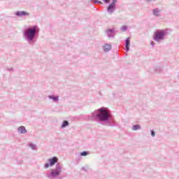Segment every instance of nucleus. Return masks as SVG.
Wrapping results in <instances>:
<instances>
[{
	"label": "nucleus",
	"mask_w": 179,
	"mask_h": 179,
	"mask_svg": "<svg viewBox=\"0 0 179 179\" xmlns=\"http://www.w3.org/2000/svg\"><path fill=\"white\" fill-rule=\"evenodd\" d=\"M115 34V30L114 29H108L106 30V34L109 38H114V34Z\"/></svg>",
	"instance_id": "5"
},
{
	"label": "nucleus",
	"mask_w": 179,
	"mask_h": 179,
	"mask_svg": "<svg viewBox=\"0 0 179 179\" xmlns=\"http://www.w3.org/2000/svg\"><path fill=\"white\" fill-rule=\"evenodd\" d=\"M161 13H162V10H160L158 8H156L152 10V15H154V16H156V17H159V16L161 15Z\"/></svg>",
	"instance_id": "8"
},
{
	"label": "nucleus",
	"mask_w": 179,
	"mask_h": 179,
	"mask_svg": "<svg viewBox=\"0 0 179 179\" xmlns=\"http://www.w3.org/2000/svg\"><path fill=\"white\" fill-rule=\"evenodd\" d=\"M15 16L18 17H22V16H29V13L26 11H17L15 12Z\"/></svg>",
	"instance_id": "9"
},
{
	"label": "nucleus",
	"mask_w": 179,
	"mask_h": 179,
	"mask_svg": "<svg viewBox=\"0 0 179 179\" xmlns=\"http://www.w3.org/2000/svg\"><path fill=\"white\" fill-rule=\"evenodd\" d=\"M103 50L105 52H108L111 50V45L106 43L103 47Z\"/></svg>",
	"instance_id": "12"
},
{
	"label": "nucleus",
	"mask_w": 179,
	"mask_h": 179,
	"mask_svg": "<svg viewBox=\"0 0 179 179\" xmlns=\"http://www.w3.org/2000/svg\"><path fill=\"white\" fill-rule=\"evenodd\" d=\"M141 124H136L133 125L131 129L133 131H139V129H141Z\"/></svg>",
	"instance_id": "13"
},
{
	"label": "nucleus",
	"mask_w": 179,
	"mask_h": 179,
	"mask_svg": "<svg viewBox=\"0 0 179 179\" xmlns=\"http://www.w3.org/2000/svg\"><path fill=\"white\" fill-rule=\"evenodd\" d=\"M87 120L89 121H96V122H104L109 127H115L117 123L114 120V116L111 113L106 110L105 107H101L97 110H95L92 113L91 116H88Z\"/></svg>",
	"instance_id": "1"
},
{
	"label": "nucleus",
	"mask_w": 179,
	"mask_h": 179,
	"mask_svg": "<svg viewBox=\"0 0 179 179\" xmlns=\"http://www.w3.org/2000/svg\"><path fill=\"white\" fill-rule=\"evenodd\" d=\"M69 122H68L67 120H64L62 124L61 128L62 129L66 128V127H69Z\"/></svg>",
	"instance_id": "14"
},
{
	"label": "nucleus",
	"mask_w": 179,
	"mask_h": 179,
	"mask_svg": "<svg viewBox=\"0 0 179 179\" xmlns=\"http://www.w3.org/2000/svg\"><path fill=\"white\" fill-rule=\"evenodd\" d=\"M17 131L20 134H27V130H26V127H24V126L19 127Z\"/></svg>",
	"instance_id": "10"
},
{
	"label": "nucleus",
	"mask_w": 179,
	"mask_h": 179,
	"mask_svg": "<svg viewBox=\"0 0 179 179\" xmlns=\"http://www.w3.org/2000/svg\"><path fill=\"white\" fill-rule=\"evenodd\" d=\"M29 148H31V149H32V150H37V145H36V144L30 143L29 144Z\"/></svg>",
	"instance_id": "15"
},
{
	"label": "nucleus",
	"mask_w": 179,
	"mask_h": 179,
	"mask_svg": "<svg viewBox=\"0 0 179 179\" xmlns=\"http://www.w3.org/2000/svg\"><path fill=\"white\" fill-rule=\"evenodd\" d=\"M131 45V38L128 37L125 40V51L128 52L129 51V47Z\"/></svg>",
	"instance_id": "7"
},
{
	"label": "nucleus",
	"mask_w": 179,
	"mask_h": 179,
	"mask_svg": "<svg viewBox=\"0 0 179 179\" xmlns=\"http://www.w3.org/2000/svg\"><path fill=\"white\" fill-rule=\"evenodd\" d=\"M150 134L152 137L156 136V132L154 130H151Z\"/></svg>",
	"instance_id": "20"
},
{
	"label": "nucleus",
	"mask_w": 179,
	"mask_h": 179,
	"mask_svg": "<svg viewBox=\"0 0 179 179\" xmlns=\"http://www.w3.org/2000/svg\"><path fill=\"white\" fill-rule=\"evenodd\" d=\"M121 30H122V31H126V30H128V27L124 25L122 27Z\"/></svg>",
	"instance_id": "19"
},
{
	"label": "nucleus",
	"mask_w": 179,
	"mask_h": 179,
	"mask_svg": "<svg viewBox=\"0 0 179 179\" xmlns=\"http://www.w3.org/2000/svg\"><path fill=\"white\" fill-rule=\"evenodd\" d=\"M150 44L152 45V47H155V42L153 41H150Z\"/></svg>",
	"instance_id": "23"
},
{
	"label": "nucleus",
	"mask_w": 179,
	"mask_h": 179,
	"mask_svg": "<svg viewBox=\"0 0 179 179\" xmlns=\"http://www.w3.org/2000/svg\"><path fill=\"white\" fill-rule=\"evenodd\" d=\"M48 99H50V100H52L55 103H57V101H59V98L58 97V96H55L54 94L49 95Z\"/></svg>",
	"instance_id": "11"
},
{
	"label": "nucleus",
	"mask_w": 179,
	"mask_h": 179,
	"mask_svg": "<svg viewBox=\"0 0 179 179\" xmlns=\"http://www.w3.org/2000/svg\"><path fill=\"white\" fill-rule=\"evenodd\" d=\"M7 71H8L9 72H13V68H8L7 69Z\"/></svg>",
	"instance_id": "22"
},
{
	"label": "nucleus",
	"mask_w": 179,
	"mask_h": 179,
	"mask_svg": "<svg viewBox=\"0 0 179 179\" xmlns=\"http://www.w3.org/2000/svg\"><path fill=\"white\" fill-rule=\"evenodd\" d=\"M155 72H160V70L158 71L157 69H155Z\"/></svg>",
	"instance_id": "25"
},
{
	"label": "nucleus",
	"mask_w": 179,
	"mask_h": 179,
	"mask_svg": "<svg viewBox=\"0 0 179 179\" xmlns=\"http://www.w3.org/2000/svg\"><path fill=\"white\" fill-rule=\"evenodd\" d=\"M89 155H90L89 151H83L80 152V156H89Z\"/></svg>",
	"instance_id": "16"
},
{
	"label": "nucleus",
	"mask_w": 179,
	"mask_h": 179,
	"mask_svg": "<svg viewBox=\"0 0 179 179\" xmlns=\"http://www.w3.org/2000/svg\"><path fill=\"white\" fill-rule=\"evenodd\" d=\"M92 2H94V3H95V5L97 4H103V2H101V1L99 0H91Z\"/></svg>",
	"instance_id": "17"
},
{
	"label": "nucleus",
	"mask_w": 179,
	"mask_h": 179,
	"mask_svg": "<svg viewBox=\"0 0 179 179\" xmlns=\"http://www.w3.org/2000/svg\"><path fill=\"white\" fill-rule=\"evenodd\" d=\"M82 170H83L84 171H86V168L83 167V168H82Z\"/></svg>",
	"instance_id": "24"
},
{
	"label": "nucleus",
	"mask_w": 179,
	"mask_h": 179,
	"mask_svg": "<svg viewBox=\"0 0 179 179\" xmlns=\"http://www.w3.org/2000/svg\"><path fill=\"white\" fill-rule=\"evenodd\" d=\"M39 34L38 25L29 26L23 31V37L30 45H33L37 41Z\"/></svg>",
	"instance_id": "3"
},
{
	"label": "nucleus",
	"mask_w": 179,
	"mask_h": 179,
	"mask_svg": "<svg viewBox=\"0 0 179 179\" xmlns=\"http://www.w3.org/2000/svg\"><path fill=\"white\" fill-rule=\"evenodd\" d=\"M104 3L108 4L110 3V0H102Z\"/></svg>",
	"instance_id": "21"
},
{
	"label": "nucleus",
	"mask_w": 179,
	"mask_h": 179,
	"mask_svg": "<svg viewBox=\"0 0 179 179\" xmlns=\"http://www.w3.org/2000/svg\"><path fill=\"white\" fill-rule=\"evenodd\" d=\"M115 8H117V6L109 3L108 6L107 7V12H108L111 15L112 13H114Z\"/></svg>",
	"instance_id": "6"
},
{
	"label": "nucleus",
	"mask_w": 179,
	"mask_h": 179,
	"mask_svg": "<svg viewBox=\"0 0 179 179\" xmlns=\"http://www.w3.org/2000/svg\"><path fill=\"white\" fill-rule=\"evenodd\" d=\"M149 1H156V0H148Z\"/></svg>",
	"instance_id": "26"
},
{
	"label": "nucleus",
	"mask_w": 179,
	"mask_h": 179,
	"mask_svg": "<svg viewBox=\"0 0 179 179\" xmlns=\"http://www.w3.org/2000/svg\"><path fill=\"white\" fill-rule=\"evenodd\" d=\"M118 0H112V3H110L111 5H114L115 6H117V1Z\"/></svg>",
	"instance_id": "18"
},
{
	"label": "nucleus",
	"mask_w": 179,
	"mask_h": 179,
	"mask_svg": "<svg viewBox=\"0 0 179 179\" xmlns=\"http://www.w3.org/2000/svg\"><path fill=\"white\" fill-rule=\"evenodd\" d=\"M166 36H167V30H157L154 33L153 41L157 43H160V41H163V40H164Z\"/></svg>",
	"instance_id": "4"
},
{
	"label": "nucleus",
	"mask_w": 179,
	"mask_h": 179,
	"mask_svg": "<svg viewBox=\"0 0 179 179\" xmlns=\"http://www.w3.org/2000/svg\"><path fill=\"white\" fill-rule=\"evenodd\" d=\"M48 163L44 164V169H48V167H52L55 166V169L51 170L50 173H47L46 177L50 179H56L57 177L61 176L62 173V165L60 163H58V157H53L48 159Z\"/></svg>",
	"instance_id": "2"
}]
</instances>
